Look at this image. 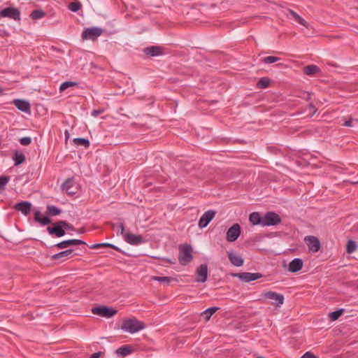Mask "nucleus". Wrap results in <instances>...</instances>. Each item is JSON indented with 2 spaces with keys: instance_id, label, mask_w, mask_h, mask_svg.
Instances as JSON below:
<instances>
[{
  "instance_id": "obj_1",
  "label": "nucleus",
  "mask_w": 358,
  "mask_h": 358,
  "mask_svg": "<svg viewBox=\"0 0 358 358\" xmlns=\"http://www.w3.org/2000/svg\"><path fill=\"white\" fill-rule=\"evenodd\" d=\"M62 210L55 206L48 205L47 210L45 212L47 216H42L41 213L39 210L34 212V220L36 222L41 224L42 226H45L50 224L52 220L48 216H55L61 214Z\"/></svg>"
},
{
  "instance_id": "obj_2",
  "label": "nucleus",
  "mask_w": 358,
  "mask_h": 358,
  "mask_svg": "<svg viewBox=\"0 0 358 358\" xmlns=\"http://www.w3.org/2000/svg\"><path fill=\"white\" fill-rule=\"evenodd\" d=\"M145 327L143 322L139 321L135 317L125 318L123 320L121 325V329L124 331L134 334Z\"/></svg>"
},
{
  "instance_id": "obj_3",
  "label": "nucleus",
  "mask_w": 358,
  "mask_h": 358,
  "mask_svg": "<svg viewBox=\"0 0 358 358\" xmlns=\"http://www.w3.org/2000/svg\"><path fill=\"white\" fill-rule=\"evenodd\" d=\"M193 259L192 248L188 245L180 246L178 261L182 266H185Z\"/></svg>"
},
{
  "instance_id": "obj_4",
  "label": "nucleus",
  "mask_w": 358,
  "mask_h": 358,
  "mask_svg": "<svg viewBox=\"0 0 358 358\" xmlns=\"http://www.w3.org/2000/svg\"><path fill=\"white\" fill-rule=\"evenodd\" d=\"M262 299H268L271 301V304L280 307L284 303V296L275 292L269 291L261 294Z\"/></svg>"
},
{
  "instance_id": "obj_5",
  "label": "nucleus",
  "mask_w": 358,
  "mask_h": 358,
  "mask_svg": "<svg viewBox=\"0 0 358 358\" xmlns=\"http://www.w3.org/2000/svg\"><path fill=\"white\" fill-rule=\"evenodd\" d=\"M92 313L103 317L110 318L114 316L117 310L113 307L101 306L92 308Z\"/></svg>"
},
{
  "instance_id": "obj_6",
  "label": "nucleus",
  "mask_w": 358,
  "mask_h": 358,
  "mask_svg": "<svg viewBox=\"0 0 358 358\" xmlns=\"http://www.w3.org/2000/svg\"><path fill=\"white\" fill-rule=\"evenodd\" d=\"M281 222V218L278 214L273 211H268L263 216V227L276 226Z\"/></svg>"
},
{
  "instance_id": "obj_7",
  "label": "nucleus",
  "mask_w": 358,
  "mask_h": 358,
  "mask_svg": "<svg viewBox=\"0 0 358 358\" xmlns=\"http://www.w3.org/2000/svg\"><path fill=\"white\" fill-rule=\"evenodd\" d=\"M102 33L103 29L97 27L86 28L82 33V38L85 40H94L100 36Z\"/></svg>"
},
{
  "instance_id": "obj_8",
  "label": "nucleus",
  "mask_w": 358,
  "mask_h": 358,
  "mask_svg": "<svg viewBox=\"0 0 358 358\" xmlns=\"http://www.w3.org/2000/svg\"><path fill=\"white\" fill-rule=\"evenodd\" d=\"M62 190L69 195H74L78 190V186L73 178H67L62 185Z\"/></svg>"
},
{
  "instance_id": "obj_9",
  "label": "nucleus",
  "mask_w": 358,
  "mask_h": 358,
  "mask_svg": "<svg viewBox=\"0 0 358 358\" xmlns=\"http://www.w3.org/2000/svg\"><path fill=\"white\" fill-rule=\"evenodd\" d=\"M232 276L238 278L243 282H249L261 278L262 277V274L260 273L242 272L233 273Z\"/></svg>"
},
{
  "instance_id": "obj_10",
  "label": "nucleus",
  "mask_w": 358,
  "mask_h": 358,
  "mask_svg": "<svg viewBox=\"0 0 358 358\" xmlns=\"http://www.w3.org/2000/svg\"><path fill=\"white\" fill-rule=\"evenodd\" d=\"M0 17H8L14 20H20V10L13 7H8L0 11Z\"/></svg>"
},
{
  "instance_id": "obj_11",
  "label": "nucleus",
  "mask_w": 358,
  "mask_h": 358,
  "mask_svg": "<svg viewBox=\"0 0 358 358\" xmlns=\"http://www.w3.org/2000/svg\"><path fill=\"white\" fill-rule=\"evenodd\" d=\"M241 226L238 224H234L227 231L226 239L228 242H234L238 239L241 234Z\"/></svg>"
},
{
  "instance_id": "obj_12",
  "label": "nucleus",
  "mask_w": 358,
  "mask_h": 358,
  "mask_svg": "<svg viewBox=\"0 0 358 358\" xmlns=\"http://www.w3.org/2000/svg\"><path fill=\"white\" fill-rule=\"evenodd\" d=\"M63 220H59L54 224L52 227H48L47 231L50 235H54L57 237H62L66 234L64 226L62 225Z\"/></svg>"
},
{
  "instance_id": "obj_13",
  "label": "nucleus",
  "mask_w": 358,
  "mask_h": 358,
  "mask_svg": "<svg viewBox=\"0 0 358 358\" xmlns=\"http://www.w3.org/2000/svg\"><path fill=\"white\" fill-rule=\"evenodd\" d=\"M216 211L214 210H208L205 212L199 220L198 225L202 229L208 226V224L214 218Z\"/></svg>"
},
{
  "instance_id": "obj_14",
  "label": "nucleus",
  "mask_w": 358,
  "mask_h": 358,
  "mask_svg": "<svg viewBox=\"0 0 358 358\" xmlns=\"http://www.w3.org/2000/svg\"><path fill=\"white\" fill-rule=\"evenodd\" d=\"M305 242L310 250L316 252L320 250L321 245L318 238L308 236L305 238Z\"/></svg>"
},
{
  "instance_id": "obj_15",
  "label": "nucleus",
  "mask_w": 358,
  "mask_h": 358,
  "mask_svg": "<svg viewBox=\"0 0 358 358\" xmlns=\"http://www.w3.org/2000/svg\"><path fill=\"white\" fill-rule=\"evenodd\" d=\"M198 282H205L208 279V265L206 264H201L196 271Z\"/></svg>"
},
{
  "instance_id": "obj_16",
  "label": "nucleus",
  "mask_w": 358,
  "mask_h": 358,
  "mask_svg": "<svg viewBox=\"0 0 358 358\" xmlns=\"http://www.w3.org/2000/svg\"><path fill=\"white\" fill-rule=\"evenodd\" d=\"M124 239L126 242L133 245H138L144 242L142 236L136 235L131 233H126Z\"/></svg>"
},
{
  "instance_id": "obj_17",
  "label": "nucleus",
  "mask_w": 358,
  "mask_h": 358,
  "mask_svg": "<svg viewBox=\"0 0 358 358\" xmlns=\"http://www.w3.org/2000/svg\"><path fill=\"white\" fill-rule=\"evenodd\" d=\"M85 242L79 239H69L59 242L54 245L59 249H64L72 245H85Z\"/></svg>"
},
{
  "instance_id": "obj_18",
  "label": "nucleus",
  "mask_w": 358,
  "mask_h": 358,
  "mask_svg": "<svg viewBox=\"0 0 358 358\" xmlns=\"http://www.w3.org/2000/svg\"><path fill=\"white\" fill-rule=\"evenodd\" d=\"M14 209L20 211L24 215L27 216L31 211V203L29 201H21L15 203Z\"/></svg>"
},
{
  "instance_id": "obj_19",
  "label": "nucleus",
  "mask_w": 358,
  "mask_h": 358,
  "mask_svg": "<svg viewBox=\"0 0 358 358\" xmlns=\"http://www.w3.org/2000/svg\"><path fill=\"white\" fill-rule=\"evenodd\" d=\"M73 250L68 249L64 251L58 252L57 254L53 255L51 257L52 260H60L61 262L65 261L66 259H69L73 257Z\"/></svg>"
},
{
  "instance_id": "obj_20",
  "label": "nucleus",
  "mask_w": 358,
  "mask_h": 358,
  "mask_svg": "<svg viewBox=\"0 0 358 358\" xmlns=\"http://www.w3.org/2000/svg\"><path fill=\"white\" fill-rule=\"evenodd\" d=\"M143 52L151 57H157L163 54V48L157 45L149 46L143 49Z\"/></svg>"
},
{
  "instance_id": "obj_21",
  "label": "nucleus",
  "mask_w": 358,
  "mask_h": 358,
  "mask_svg": "<svg viewBox=\"0 0 358 358\" xmlns=\"http://www.w3.org/2000/svg\"><path fill=\"white\" fill-rule=\"evenodd\" d=\"M303 262L300 258H295L292 260L288 266V271L291 273H296L303 268Z\"/></svg>"
},
{
  "instance_id": "obj_22",
  "label": "nucleus",
  "mask_w": 358,
  "mask_h": 358,
  "mask_svg": "<svg viewBox=\"0 0 358 358\" xmlns=\"http://www.w3.org/2000/svg\"><path fill=\"white\" fill-rule=\"evenodd\" d=\"M228 257L231 264L235 266H241L244 263V259L234 252H229Z\"/></svg>"
},
{
  "instance_id": "obj_23",
  "label": "nucleus",
  "mask_w": 358,
  "mask_h": 358,
  "mask_svg": "<svg viewBox=\"0 0 358 358\" xmlns=\"http://www.w3.org/2000/svg\"><path fill=\"white\" fill-rule=\"evenodd\" d=\"M13 103L18 110L22 112L27 113L30 111V104L25 100L15 99Z\"/></svg>"
},
{
  "instance_id": "obj_24",
  "label": "nucleus",
  "mask_w": 358,
  "mask_h": 358,
  "mask_svg": "<svg viewBox=\"0 0 358 358\" xmlns=\"http://www.w3.org/2000/svg\"><path fill=\"white\" fill-rule=\"evenodd\" d=\"M249 221L253 225H261L263 227V217L259 212H253L249 215Z\"/></svg>"
},
{
  "instance_id": "obj_25",
  "label": "nucleus",
  "mask_w": 358,
  "mask_h": 358,
  "mask_svg": "<svg viewBox=\"0 0 358 358\" xmlns=\"http://www.w3.org/2000/svg\"><path fill=\"white\" fill-rule=\"evenodd\" d=\"M320 71V69L315 64H310L303 68V73L307 76H312Z\"/></svg>"
},
{
  "instance_id": "obj_26",
  "label": "nucleus",
  "mask_w": 358,
  "mask_h": 358,
  "mask_svg": "<svg viewBox=\"0 0 358 358\" xmlns=\"http://www.w3.org/2000/svg\"><path fill=\"white\" fill-rule=\"evenodd\" d=\"M15 166H19L25 161V156L24 153L20 151L16 150L13 157Z\"/></svg>"
},
{
  "instance_id": "obj_27",
  "label": "nucleus",
  "mask_w": 358,
  "mask_h": 358,
  "mask_svg": "<svg viewBox=\"0 0 358 358\" xmlns=\"http://www.w3.org/2000/svg\"><path fill=\"white\" fill-rule=\"evenodd\" d=\"M152 280L164 283L166 285H169L172 281H177L176 278L167 276H152Z\"/></svg>"
},
{
  "instance_id": "obj_28",
  "label": "nucleus",
  "mask_w": 358,
  "mask_h": 358,
  "mask_svg": "<svg viewBox=\"0 0 358 358\" xmlns=\"http://www.w3.org/2000/svg\"><path fill=\"white\" fill-rule=\"evenodd\" d=\"M219 309V307H210L203 311L201 315L205 318L206 321H208L211 316Z\"/></svg>"
},
{
  "instance_id": "obj_29",
  "label": "nucleus",
  "mask_w": 358,
  "mask_h": 358,
  "mask_svg": "<svg viewBox=\"0 0 358 358\" xmlns=\"http://www.w3.org/2000/svg\"><path fill=\"white\" fill-rule=\"evenodd\" d=\"M289 13L290 14V15L295 20V21H296L298 23H299L300 24L307 27H308V23L306 22V21L303 19L298 13H296L295 11H294L293 10H289Z\"/></svg>"
},
{
  "instance_id": "obj_30",
  "label": "nucleus",
  "mask_w": 358,
  "mask_h": 358,
  "mask_svg": "<svg viewBox=\"0 0 358 358\" xmlns=\"http://www.w3.org/2000/svg\"><path fill=\"white\" fill-rule=\"evenodd\" d=\"M131 352V347L129 345H124L116 350V353L117 355L121 356L122 357H124L127 355H129Z\"/></svg>"
},
{
  "instance_id": "obj_31",
  "label": "nucleus",
  "mask_w": 358,
  "mask_h": 358,
  "mask_svg": "<svg viewBox=\"0 0 358 358\" xmlns=\"http://www.w3.org/2000/svg\"><path fill=\"white\" fill-rule=\"evenodd\" d=\"M73 142L78 146H83L85 148H87L90 145V142L88 139L85 138H75L73 140Z\"/></svg>"
},
{
  "instance_id": "obj_32",
  "label": "nucleus",
  "mask_w": 358,
  "mask_h": 358,
  "mask_svg": "<svg viewBox=\"0 0 358 358\" xmlns=\"http://www.w3.org/2000/svg\"><path fill=\"white\" fill-rule=\"evenodd\" d=\"M271 83L270 78L267 77H263L259 79L257 83V87L259 89H264L269 86Z\"/></svg>"
},
{
  "instance_id": "obj_33",
  "label": "nucleus",
  "mask_w": 358,
  "mask_h": 358,
  "mask_svg": "<svg viewBox=\"0 0 358 358\" xmlns=\"http://www.w3.org/2000/svg\"><path fill=\"white\" fill-rule=\"evenodd\" d=\"M45 15V13L41 9L34 10L30 14V17L32 20H38L42 18Z\"/></svg>"
},
{
  "instance_id": "obj_34",
  "label": "nucleus",
  "mask_w": 358,
  "mask_h": 358,
  "mask_svg": "<svg viewBox=\"0 0 358 358\" xmlns=\"http://www.w3.org/2000/svg\"><path fill=\"white\" fill-rule=\"evenodd\" d=\"M10 180V177L9 176H2L0 177V193L5 189Z\"/></svg>"
},
{
  "instance_id": "obj_35",
  "label": "nucleus",
  "mask_w": 358,
  "mask_h": 358,
  "mask_svg": "<svg viewBox=\"0 0 358 358\" xmlns=\"http://www.w3.org/2000/svg\"><path fill=\"white\" fill-rule=\"evenodd\" d=\"M78 83L73 81H66L61 84L59 87L60 92H63L71 87L78 86Z\"/></svg>"
},
{
  "instance_id": "obj_36",
  "label": "nucleus",
  "mask_w": 358,
  "mask_h": 358,
  "mask_svg": "<svg viewBox=\"0 0 358 358\" xmlns=\"http://www.w3.org/2000/svg\"><path fill=\"white\" fill-rule=\"evenodd\" d=\"M357 249V244L354 241L350 240L347 243L346 252L349 254L354 252Z\"/></svg>"
},
{
  "instance_id": "obj_37",
  "label": "nucleus",
  "mask_w": 358,
  "mask_h": 358,
  "mask_svg": "<svg viewBox=\"0 0 358 358\" xmlns=\"http://www.w3.org/2000/svg\"><path fill=\"white\" fill-rule=\"evenodd\" d=\"M82 7V5L80 1H76L72 3H70L68 6V8L72 12H78Z\"/></svg>"
},
{
  "instance_id": "obj_38",
  "label": "nucleus",
  "mask_w": 358,
  "mask_h": 358,
  "mask_svg": "<svg viewBox=\"0 0 358 358\" xmlns=\"http://www.w3.org/2000/svg\"><path fill=\"white\" fill-rule=\"evenodd\" d=\"M343 313V309H339L329 313V317L331 321L337 320Z\"/></svg>"
},
{
  "instance_id": "obj_39",
  "label": "nucleus",
  "mask_w": 358,
  "mask_h": 358,
  "mask_svg": "<svg viewBox=\"0 0 358 358\" xmlns=\"http://www.w3.org/2000/svg\"><path fill=\"white\" fill-rule=\"evenodd\" d=\"M280 59L275 56H268L262 59V62L265 64H273L279 61Z\"/></svg>"
},
{
  "instance_id": "obj_40",
  "label": "nucleus",
  "mask_w": 358,
  "mask_h": 358,
  "mask_svg": "<svg viewBox=\"0 0 358 358\" xmlns=\"http://www.w3.org/2000/svg\"><path fill=\"white\" fill-rule=\"evenodd\" d=\"M20 143L22 145H29L31 143V138L29 136H24L20 139Z\"/></svg>"
},
{
  "instance_id": "obj_41",
  "label": "nucleus",
  "mask_w": 358,
  "mask_h": 358,
  "mask_svg": "<svg viewBox=\"0 0 358 358\" xmlns=\"http://www.w3.org/2000/svg\"><path fill=\"white\" fill-rule=\"evenodd\" d=\"M108 243H96L90 246L91 249H96L100 248H108Z\"/></svg>"
},
{
  "instance_id": "obj_42",
  "label": "nucleus",
  "mask_w": 358,
  "mask_h": 358,
  "mask_svg": "<svg viewBox=\"0 0 358 358\" xmlns=\"http://www.w3.org/2000/svg\"><path fill=\"white\" fill-rule=\"evenodd\" d=\"M62 224L64 226V230L67 229V230H71V231H75L74 226L71 224H69L66 221L63 220V223H62Z\"/></svg>"
},
{
  "instance_id": "obj_43",
  "label": "nucleus",
  "mask_w": 358,
  "mask_h": 358,
  "mask_svg": "<svg viewBox=\"0 0 358 358\" xmlns=\"http://www.w3.org/2000/svg\"><path fill=\"white\" fill-rule=\"evenodd\" d=\"M353 122H358V119L349 118L348 120H347L344 122L343 125L345 127H353L354 126V124H352Z\"/></svg>"
},
{
  "instance_id": "obj_44",
  "label": "nucleus",
  "mask_w": 358,
  "mask_h": 358,
  "mask_svg": "<svg viewBox=\"0 0 358 358\" xmlns=\"http://www.w3.org/2000/svg\"><path fill=\"white\" fill-rule=\"evenodd\" d=\"M308 108L310 110V115L311 116H313L317 112V110L316 107L312 103L308 104Z\"/></svg>"
},
{
  "instance_id": "obj_45",
  "label": "nucleus",
  "mask_w": 358,
  "mask_h": 358,
  "mask_svg": "<svg viewBox=\"0 0 358 358\" xmlns=\"http://www.w3.org/2000/svg\"><path fill=\"white\" fill-rule=\"evenodd\" d=\"M117 228L121 234V235H122L123 237H124V235L127 232H125V229H124V226L122 223H119L117 224Z\"/></svg>"
},
{
  "instance_id": "obj_46",
  "label": "nucleus",
  "mask_w": 358,
  "mask_h": 358,
  "mask_svg": "<svg viewBox=\"0 0 358 358\" xmlns=\"http://www.w3.org/2000/svg\"><path fill=\"white\" fill-rule=\"evenodd\" d=\"M108 248H112V249H113V250H115L116 251H118L120 252H123L120 248H118L117 246H116V245H115L113 244L109 243Z\"/></svg>"
},
{
  "instance_id": "obj_47",
  "label": "nucleus",
  "mask_w": 358,
  "mask_h": 358,
  "mask_svg": "<svg viewBox=\"0 0 358 358\" xmlns=\"http://www.w3.org/2000/svg\"><path fill=\"white\" fill-rule=\"evenodd\" d=\"M162 260L165 261L166 262L169 263V264H176V259H169V258H162Z\"/></svg>"
},
{
  "instance_id": "obj_48",
  "label": "nucleus",
  "mask_w": 358,
  "mask_h": 358,
  "mask_svg": "<svg viewBox=\"0 0 358 358\" xmlns=\"http://www.w3.org/2000/svg\"><path fill=\"white\" fill-rule=\"evenodd\" d=\"M101 355V352H95L91 355L90 358H99Z\"/></svg>"
},
{
  "instance_id": "obj_49",
  "label": "nucleus",
  "mask_w": 358,
  "mask_h": 358,
  "mask_svg": "<svg viewBox=\"0 0 358 358\" xmlns=\"http://www.w3.org/2000/svg\"><path fill=\"white\" fill-rule=\"evenodd\" d=\"M100 113H101V111H100V110H92V116H94V117H96V116H98Z\"/></svg>"
},
{
  "instance_id": "obj_50",
  "label": "nucleus",
  "mask_w": 358,
  "mask_h": 358,
  "mask_svg": "<svg viewBox=\"0 0 358 358\" xmlns=\"http://www.w3.org/2000/svg\"><path fill=\"white\" fill-rule=\"evenodd\" d=\"M311 99V94H307V97H306V100L308 101Z\"/></svg>"
},
{
  "instance_id": "obj_51",
  "label": "nucleus",
  "mask_w": 358,
  "mask_h": 358,
  "mask_svg": "<svg viewBox=\"0 0 358 358\" xmlns=\"http://www.w3.org/2000/svg\"><path fill=\"white\" fill-rule=\"evenodd\" d=\"M65 134H66V138H68L69 134V132L67 131H66Z\"/></svg>"
},
{
  "instance_id": "obj_52",
  "label": "nucleus",
  "mask_w": 358,
  "mask_h": 358,
  "mask_svg": "<svg viewBox=\"0 0 358 358\" xmlns=\"http://www.w3.org/2000/svg\"><path fill=\"white\" fill-rule=\"evenodd\" d=\"M3 94V89L0 87V95Z\"/></svg>"
},
{
  "instance_id": "obj_53",
  "label": "nucleus",
  "mask_w": 358,
  "mask_h": 358,
  "mask_svg": "<svg viewBox=\"0 0 358 358\" xmlns=\"http://www.w3.org/2000/svg\"><path fill=\"white\" fill-rule=\"evenodd\" d=\"M352 184H358V180L357 181H353L352 182Z\"/></svg>"
},
{
  "instance_id": "obj_54",
  "label": "nucleus",
  "mask_w": 358,
  "mask_h": 358,
  "mask_svg": "<svg viewBox=\"0 0 358 358\" xmlns=\"http://www.w3.org/2000/svg\"><path fill=\"white\" fill-rule=\"evenodd\" d=\"M357 10H358V6H357Z\"/></svg>"
}]
</instances>
